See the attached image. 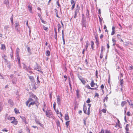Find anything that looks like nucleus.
I'll list each match as a JSON object with an SVG mask.
<instances>
[{
	"label": "nucleus",
	"mask_w": 133,
	"mask_h": 133,
	"mask_svg": "<svg viewBox=\"0 0 133 133\" xmlns=\"http://www.w3.org/2000/svg\"><path fill=\"white\" fill-rule=\"evenodd\" d=\"M127 115L128 116H129L130 115V113L129 111H128L127 112Z\"/></svg>",
	"instance_id": "58"
},
{
	"label": "nucleus",
	"mask_w": 133,
	"mask_h": 133,
	"mask_svg": "<svg viewBox=\"0 0 133 133\" xmlns=\"http://www.w3.org/2000/svg\"><path fill=\"white\" fill-rule=\"evenodd\" d=\"M104 88V86L103 84H102L101 85V89H103Z\"/></svg>",
	"instance_id": "61"
},
{
	"label": "nucleus",
	"mask_w": 133,
	"mask_h": 133,
	"mask_svg": "<svg viewBox=\"0 0 133 133\" xmlns=\"http://www.w3.org/2000/svg\"><path fill=\"white\" fill-rule=\"evenodd\" d=\"M75 3H74V4H72V8H71L72 10L74 9V8H75Z\"/></svg>",
	"instance_id": "57"
},
{
	"label": "nucleus",
	"mask_w": 133,
	"mask_h": 133,
	"mask_svg": "<svg viewBox=\"0 0 133 133\" xmlns=\"http://www.w3.org/2000/svg\"><path fill=\"white\" fill-rule=\"evenodd\" d=\"M32 96L33 97V98H34L35 99H36V100L37 101H38V98H37V97L36 96H35V95H34L33 94H32Z\"/></svg>",
	"instance_id": "31"
},
{
	"label": "nucleus",
	"mask_w": 133,
	"mask_h": 133,
	"mask_svg": "<svg viewBox=\"0 0 133 133\" xmlns=\"http://www.w3.org/2000/svg\"><path fill=\"white\" fill-rule=\"evenodd\" d=\"M120 85L121 86V87H122V86H123V84L124 82L123 79H120Z\"/></svg>",
	"instance_id": "24"
},
{
	"label": "nucleus",
	"mask_w": 133,
	"mask_h": 133,
	"mask_svg": "<svg viewBox=\"0 0 133 133\" xmlns=\"http://www.w3.org/2000/svg\"><path fill=\"white\" fill-rule=\"evenodd\" d=\"M16 25H15V29L17 31H18L19 30H18V28H19V23L18 22L16 23H15Z\"/></svg>",
	"instance_id": "7"
},
{
	"label": "nucleus",
	"mask_w": 133,
	"mask_h": 133,
	"mask_svg": "<svg viewBox=\"0 0 133 133\" xmlns=\"http://www.w3.org/2000/svg\"><path fill=\"white\" fill-rule=\"evenodd\" d=\"M83 110L84 113L86 114H87V108L85 104H84L83 106Z\"/></svg>",
	"instance_id": "9"
},
{
	"label": "nucleus",
	"mask_w": 133,
	"mask_h": 133,
	"mask_svg": "<svg viewBox=\"0 0 133 133\" xmlns=\"http://www.w3.org/2000/svg\"><path fill=\"white\" fill-rule=\"evenodd\" d=\"M11 123L14 124L15 125H16L18 123L15 120H14L11 122Z\"/></svg>",
	"instance_id": "25"
},
{
	"label": "nucleus",
	"mask_w": 133,
	"mask_h": 133,
	"mask_svg": "<svg viewBox=\"0 0 133 133\" xmlns=\"http://www.w3.org/2000/svg\"><path fill=\"white\" fill-rule=\"evenodd\" d=\"M57 32H55V38L56 40H57Z\"/></svg>",
	"instance_id": "40"
},
{
	"label": "nucleus",
	"mask_w": 133,
	"mask_h": 133,
	"mask_svg": "<svg viewBox=\"0 0 133 133\" xmlns=\"http://www.w3.org/2000/svg\"><path fill=\"white\" fill-rule=\"evenodd\" d=\"M115 27L114 26H113L112 27V31L111 34V35H113L115 33Z\"/></svg>",
	"instance_id": "8"
},
{
	"label": "nucleus",
	"mask_w": 133,
	"mask_h": 133,
	"mask_svg": "<svg viewBox=\"0 0 133 133\" xmlns=\"http://www.w3.org/2000/svg\"><path fill=\"white\" fill-rule=\"evenodd\" d=\"M20 117L22 119L23 121L25 123H27L26 118L24 117L21 116Z\"/></svg>",
	"instance_id": "14"
},
{
	"label": "nucleus",
	"mask_w": 133,
	"mask_h": 133,
	"mask_svg": "<svg viewBox=\"0 0 133 133\" xmlns=\"http://www.w3.org/2000/svg\"><path fill=\"white\" fill-rule=\"evenodd\" d=\"M108 95H106V96L105 97L104 99L106 100V102H107V101H108V97H107V96Z\"/></svg>",
	"instance_id": "51"
},
{
	"label": "nucleus",
	"mask_w": 133,
	"mask_h": 133,
	"mask_svg": "<svg viewBox=\"0 0 133 133\" xmlns=\"http://www.w3.org/2000/svg\"><path fill=\"white\" fill-rule=\"evenodd\" d=\"M11 22L12 23V25L14 24V22L13 21V15H12L11 18H10Z\"/></svg>",
	"instance_id": "28"
},
{
	"label": "nucleus",
	"mask_w": 133,
	"mask_h": 133,
	"mask_svg": "<svg viewBox=\"0 0 133 133\" xmlns=\"http://www.w3.org/2000/svg\"><path fill=\"white\" fill-rule=\"evenodd\" d=\"M85 87L87 88L88 89H89V88H90V87L89 84H87L86 85Z\"/></svg>",
	"instance_id": "62"
},
{
	"label": "nucleus",
	"mask_w": 133,
	"mask_h": 133,
	"mask_svg": "<svg viewBox=\"0 0 133 133\" xmlns=\"http://www.w3.org/2000/svg\"><path fill=\"white\" fill-rule=\"evenodd\" d=\"M5 119L6 120L8 119L10 121L14 120L15 119V118L14 117H10L8 116V114H6L5 117Z\"/></svg>",
	"instance_id": "1"
},
{
	"label": "nucleus",
	"mask_w": 133,
	"mask_h": 133,
	"mask_svg": "<svg viewBox=\"0 0 133 133\" xmlns=\"http://www.w3.org/2000/svg\"><path fill=\"white\" fill-rule=\"evenodd\" d=\"M94 42L92 41H91V47L92 48V50H94Z\"/></svg>",
	"instance_id": "29"
},
{
	"label": "nucleus",
	"mask_w": 133,
	"mask_h": 133,
	"mask_svg": "<svg viewBox=\"0 0 133 133\" xmlns=\"http://www.w3.org/2000/svg\"><path fill=\"white\" fill-rule=\"evenodd\" d=\"M113 44V46H115V43L116 42V41L114 40V39H112V40Z\"/></svg>",
	"instance_id": "41"
},
{
	"label": "nucleus",
	"mask_w": 133,
	"mask_h": 133,
	"mask_svg": "<svg viewBox=\"0 0 133 133\" xmlns=\"http://www.w3.org/2000/svg\"><path fill=\"white\" fill-rule=\"evenodd\" d=\"M56 103L55 102H54V104H53V108L54 110L55 111H56Z\"/></svg>",
	"instance_id": "45"
},
{
	"label": "nucleus",
	"mask_w": 133,
	"mask_h": 133,
	"mask_svg": "<svg viewBox=\"0 0 133 133\" xmlns=\"http://www.w3.org/2000/svg\"><path fill=\"white\" fill-rule=\"evenodd\" d=\"M128 103L129 105L131 106L132 107H133V104L131 100H130V101Z\"/></svg>",
	"instance_id": "32"
},
{
	"label": "nucleus",
	"mask_w": 133,
	"mask_h": 133,
	"mask_svg": "<svg viewBox=\"0 0 133 133\" xmlns=\"http://www.w3.org/2000/svg\"><path fill=\"white\" fill-rule=\"evenodd\" d=\"M65 119L66 120H68L69 119V117L68 113H66L65 114Z\"/></svg>",
	"instance_id": "12"
},
{
	"label": "nucleus",
	"mask_w": 133,
	"mask_h": 133,
	"mask_svg": "<svg viewBox=\"0 0 133 133\" xmlns=\"http://www.w3.org/2000/svg\"><path fill=\"white\" fill-rule=\"evenodd\" d=\"M31 69L30 66H29L26 69V70L28 72H29L30 74H32V72L31 70Z\"/></svg>",
	"instance_id": "13"
},
{
	"label": "nucleus",
	"mask_w": 133,
	"mask_h": 133,
	"mask_svg": "<svg viewBox=\"0 0 133 133\" xmlns=\"http://www.w3.org/2000/svg\"><path fill=\"white\" fill-rule=\"evenodd\" d=\"M28 9L29 11L31 13H32V7L30 5H29L28 6Z\"/></svg>",
	"instance_id": "18"
},
{
	"label": "nucleus",
	"mask_w": 133,
	"mask_h": 133,
	"mask_svg": "<svg viewBox=\"0 0 133 133\" xmlns=\"http://www.w3.org/2000/svg\"><path fill=\"white\" fill-rule=\"evenodd\" d=\"M27 48L28 52L30 54V55H31L32 53L31 51L30 48V47H28Z\"/></svg>",
	"instance_id": "23"
},
{
	"label": "nucleus",
	"mask_w": 133,
	"mask_h": 133,
	"mask_svg": "<svg viewBox=\"0 0 133 133\" xmlns=\"http://www.w3.org/2000/svg\"><path fill=\"white\" fill-rule=\"evenodd\" d=\"M78 77L80 81L83 79V78L81 76H78Z\"/></svg>",
	"instance_id": "55"
},
{
	"label": "nucleus",
	"mask_w": 133,
	"mask_h": 133,
	"mask_svg": "<svg viewBox=\"0 0 133 133\" xmlns=\"http://www.w3.org/2000/svg\"><path fill=\"white\" fill-rule=\"evenodd\" d=\"M32 96L33 97V98H34L35 99H36V100L37 101H38V98H37V97L36 96H35V95H34L33 94H32Z\"/></svg>",
	"instance_id": "30"
},
{
	"label": "nucleus",
	"mask_w": 133,
	"mask_h": 133,
	"mask_svg": "<svg viewBox=\"0 0 133 133\" xmlns=\"http://www.w3.org/2000/svg\"><path fill=\"white\" fill-rule=\"evenodd\" d=\"M86 15L87 18H89V11L88 10V9H87V11L86 12Z\"/></svg>",
	"instance_id": "20"
},
{
	"label": "nucleus",
	"mask_w": 133,
	"mask_h": 133,
	"mask_svg": "<svg viewBox=\"0 0 133 133\" xmlns=\"http://www.w3.org/2000/svg\"><path fill=\"white\" fill-rule=\"evenodd\" d=\"M46 56H50V53L49 50H47L45 53Z\"/></svg>",
	"instance_id": "21"
},
{
	"label": "nucleus",
	"mask_w": 133,
	"mask_h": 133,
	"mask_svg": "<svg viewBox=\"0 0 133 133\" xmlns=\"http://www.w3.org/2000/svg\"><path fill=\"white\" fill-rule=\"evenodd\" d=\"M78 11V10L76 9L75 12V16H74V18H75L76 17L77 15V11Z\"/></svg>",
	"instance_id": "34"
},
{
	"label": "nucleus",
	"mask_w": 133,
	"mask_h": 133,
	"mask_svg": "<svg viewBox=\"0 0 133 133\" xmlns=\"http://www.w3.org/2000/svg\"><path fill=\"white\" fill-rule=\"evenodd\" d=\"M40 19L42 22L43 23H44V24H46L47 22L45 21H43V19L41 18H40Z\"/></svg>",
	"instance_id": "46"
},
{
	"label": "nucleus",
	"mask_w": 133,
	"mask_h": 133,
	"mask_svg": "<svg viewBox=\"0 0 133 133\" xmlns=\"http://www.w3.org/2000/svg\"><path fill=\"white\" fill-rule=\"evenodd\" d=\"M129 124H127L126 126L125 129L126 131H128L129 130Z\"/></svg>",
	"instance_id": "17"
},
{
	"label": "nucleus",
	"mask_w": 133,
	"mask_h": 133,
	"mask_svg": "<svg viewBox=\"0 0 133 133\" xmlns=\"http://www.w3.org/2000/svg\"><path fill=\"white\" fill-rule=\"evenodd\" d=\"M43 29L44 30H48V28L47 27L45 26L44 25H43Z\"/></svg>",
	"instance_id": "47"
},
{
	"label": "nucleus",
	"mask_w": 133,
	"mask_h": 133,
	"mask_svg": "<svg viewBox=\"0 0 133 133\" xmlns=\"http://www.w3.org/2000/svg\"><path fill=\"white\" fill-rule=\"evenodd\" d=\"M57 26H58V32H59L60 31V30H61V25L59 24H58L57 25Z\"/></svg>",
	"instance_id": "27"
},
{
	"label": "nucleus",
	"mask_w": 133,
	"mask_h": 133,
	"mask_svg": "<svg viewBox=\"0 0 133 133\" xmlns=\"http://www.w3.org/2000/svg\"><path fill=\"white\" fill-rule=\"evenodd\" d=\"M70 122V121H67L65 123V124L67 126V128H68V126L69 125V122Z\"/></svg>",
	"instance_id": "44"
},
{
	"label": "nucleus",
	"mask_w": 133,
	"mask_h": 133,
	"mask_svg": "<svg viewBox=\"0 0 133 133\" xmlns=\"http://www.w3.org/2000/svg\"><path fill=\"white\" fill-rule=\"evenodd\" d=\"M95 84L96 83H94V80H92L90 84L91 87H94V85H95Z\"/></svg>",
	"instance_id": "15"
},
{
	"label": "nucleus",
	"mask_w": 133,
	"mask_h": 133,
	"mask_svg": "<svg viewBox=\"0 0 133 133\" xmlns=\"http://www.w3.org/2000/svg\"><path fill=\"white\" fill-rule=\"evenodd\" d=\"M56 123L57 126H60V123L58 120H57L56 122Z\"/></svg>",
	"instance_id": "36"
},
{
	"label": "nucleus",
	"mask_w": 133,
	"mask_h": 133,
	"mask_svg": "<svg viewBox=\"0 0 133 133\" xmlns=\"http://www.w3.org/2000/svg\"><path fill=\"white\" fill-rule=\"evenodd\" d=\"M81 81L82 82L83 84L84 85H85L86 83L85 81L83 79L81 80Z\"/></svg>",
	"instance_id": "37"
},
{
	"label": "nucleus",
	"mask_w": 133,
	"mask_h": 133,
	"mask_svg": "<svg viewBox=\"0 0 133 133\" xmlns=\"http://www.w3.org/2000/svg\"><path fill=\"white\" fill-rule=\"evenodd\" d=\"M75 2L74 0H71V4H73L75 3Z\"/></svg>",
	"instance_id": "50"
},
{
	"label": "nucleus",
	"mask_w": 133,
	"mask_h": 133,
	"mask_svg": "<svg viewBox=\"0 0 133 133\" xmlns=\"http://www.w3.org/2000/svg\"><path fill=\"white\" fill-rule=\"evenodd\" d=\"M117 37L119 39L121 38V36L119 34H117Z\"/></svg>",
	"instance_id": "64"
},
{
	"label": "nucleus",
	"mask_w": 133,
	"mask_h": 133,
	"mask_svg": "<svg viewBox=\"0 0 133 133\" xmlns=\"http://www.w3.org/2000/svg\"><path fill=\"white\" fill-rule=\"evenodd\" d=\"M81 25L83 27H84L86 28V24L87 23L86 20V19L85 18H82L81 21Z\"/></svg>",
	"instance_id": "2"
},
{
	"label": "nucleus",
	"mask_w": 133,
	"mask_h": 133,
	"mask_svg": "<svg viewBox=\"0 0 133 133\" xmlns=\"http://www.w3.org/2000/svg\"><path fill=\"white\" fill-rule=\"evenodd\" d=\"M46 104L44 102V105L43 108H44L46 109Z\"/></svg>",
	"instance_id": "52"
},
{
	"label": "nucleus",
	"mask_w": 133,
	"mask_h": 133,
	"mask_svg": "<svg viewBox=\"0 0 133 133\" xmlns=\"http://www.w3.org/2000/svg\"><path fill=\"white\" fill-rule=\"evenodd\" d=\"M57 103L58 105H61V99L60 98V97L59 96H58L57 97Z\"/></svg>",
	"instance_id": "4"
},
{
	"label": "nucleus",
	"mask_w": 133,
	"mask_h": 133,
	"mask_svg": "<svg viewBox=\"0 0 133 133\" xmlns=\"http://www.w3.org/2000/svg\"><path fill=\"white\" fill-rule=\"evenodd\" d=\"M8 103L9 105L11 107H12L13 105V102L11 99H9L8 101Z\"/></svg>",
	"instance_id": "6"
},
{
	"label": "nucleus",
	"mask_w": 133,
	"mask_h": 133,
	"mask_svg": "<svg viewBox=\"0 0 133 133\" xmlns=\"http://www.w3.org/2000/svg\"><path fill=\"white\" fill-rule=\"evenodd\" d=\"M50 110H46L45 111V114L47 117L49 118L50 116V113L49 111Z\"/></svg>",
	"instance_id": "5"
},
{
	"label": "nucleus",
	"mask_w": 133,
	"mask_h": 133,
	"mask_svg": "<svg viewBox=\"0 0 133 133\" xmlns=\"http://www.w3.org/2000/svg\"><path fill=\"white\" fill-rule=\"evenodd\" d=\"M89 44V43H88V41H87L86 42V45L85 46V48H86L85 50L86 51L87 50V49L88 48V46Z\"/></svg>",
	"instance_id": "26"
},
{
	"label": "nucleus",
	"mask_w": 133,
	"mask_h": 133,
	"mask_svg": "<svg viewBox=\"0 0 133 133\" xmlns=\"http://www.w3.org/2000/svg\"><path fill=\"white\" fill-rule=\"evenodd\" d=\"M56 4H57V5L59 6V7H60L61 6L59 4V1L58 0L57 1L56 3Z\"/></svg>",
	"instance_id": "48"
},
{
	"label": "nucleus",
	"mask_w": 133,
	"mask_h": 133,
	"mask_svg": "<svg viewBox=\"0 0 133 133\" xmlns=\"http://www.w3.org/2000/svg\"><path fill=\"white\" fill-rule=\"evenodd\" d=\"M76 93L77 96V97H78L79 91L78 90H77L76 91Z\"/></svg>",
	"instance_id": "35"
},
{
	"label": "nucleus",
	"mask_w": 133,
	"mask_h": 133,
	"mask_svg": "<svg viewBox=\"0 0 133 133\" xmlns=\"http://www.w3.org/2000/svg\"><path fill=\"white\" fill-rule=\"evenodd\" d=\"M95 97H99V95H98V94L97 93H95Z\"/></svg>",
	"instance_id": "63"
},
{
	"label": "nucleus",
	"mask_w": 133,
	"mask_h": 133,
	"mask_svg": "<svg viewBox=\"0 0 133 133\" xmlns=\"http://www.w3.org/2000/svg\"><path fill=\"white\" fill-rule=\"evenodd\" d=\"M19 49L18 48H17L16 49V57L19 56Z\"/></svg>",
	"instance_id": "19"
},
{
	"label": "nucleus",
	"mask_w": 133,
	"mask_h": 133,
	"mask_svg": "<svg viewBox=\"0 0 133 133\" xmlns=\"http://www.w3.org/2000/svg\"><path fill=\"white\" fill-rule=\"evenodd\" d=\"M1 49L3 50H6L4 44H2L1 45Z\"/></svg>",
	"instance_id": "16"
},
{
	"label": "nucleus",
	"mask_w": 133,
	"mask_h": 133,
	"mask_svg": "<svg viewBox=\"0 0 133 133\" xmlns=\"http://www.w3.org/2000/svg\"><path fill=\"white\" fill-rule=\"evenodd\" d=\"M102 111L104 113H106V110L105 109H103L102 110Z\"/></svg>",
	"instance_id": "56"
},
{
	"label": "nucleus",
	"mask_w": 133,
	"mask_h": 133,
	"mask_svg": "<svg viewBox=\"0 0 133 133\" xmlns=\"http://www.w3.org/2000/svg\"><path fill=\"white\" fill-rule=\"evenodd\" d=\"M14 111L16 114H17L19 112V110L16 108L14 109Z\"/></svg>",
	"instance_id": "42"
},
{
	"label": "nucleus",
	"mask_w": 133,
	"mask_h": 133,
	"mask_svg": "<svg viewBox=\"0 0 133 133\" xmlns=\"http://www.w3.org/2000/svg\"><path fill=\"white\" fill-rule=\"evenodd\" d=\"M127 103V102L126 101H122L121 103V106L123 107Z\"/></svg>",
	"instance_id": "22"
},
{
	"label": "nucleus",
	"mask_w": 133,
	"mask_h": 133,
	"mask_svg": "<svg viewBox=\"0 0 133 133\" xmlns=\"http://www.w3.org/2000/svg\"><path fill=\"white\" fill-rule=\"evenodd\" d=\"M95 75L96 78H98V71L97 70H96V71Z\"/></svg>",
	"instance_id": "53"
},
{
	"label": "nucleus",
	"mask_w": 133,
	"mask_h": 133,
	"mask_svg": "<svg viewBox=\"0 0 133 133\" xmlns=\"http://www.w3.org/2000/svg\"><path fill=\"white\" fill-rule=\"evenodd\" d=\"M16 79H13L12 80V82L13 84H15L16 83Z\"/></svg>",
	"instance_id": "39"
},
{
	"label": "nucleus",
	"mask_w": 133,
	"mask_h": 133,
	"mask_svg": "<svg viewBox=\"0 0 133 133\" xmlns=\"http://www.w3.org/2000/svg\"><path fill=\"white\" fill-rule=\"evenodd\" d=\"M90 100L89 98H88V99L87 100V101L86 102L87 103H90Z\"/></svg>",
	"instance_id": "59"
},
{
	"label": "nucleus",
	"mask_w": 133,
	"mask_h": 133,
	"mask_svg": "<svg viewBox=\"0 0 133 133\" xmlns=\"http://www.w3.org/2000/svg\"><path fill=\"white\" fill-rule=\"evenodd\" d=\"M33 100H34L32 98H29L27 101H28L29 103L30 102L31 103V102L33 101Z\"/></svg>",
	"instance_id": "33"
},
{
	"label": "nucleus",
	"mask_w": 133,
	"mask_h": 133,
	"mask_svg": "<svg viewBox=\"0 0 133 133\" xmlns=\"http://www.w3.org/2000/svg\"><path fill=\"white\" fill-rule=\"evenodd\" d=\"M30 104H31V105H34V104H35L36 106L37 107V108H38V106L39 105V103L37 101L35 102V101H33L32 102L30 103Z\"/></svg>",
	"instance_id": "3"
},
{
	"label": "nucleus",
	"mask_w": 133,
	"mask_h": 133,
	"mask_svg": "<svg viewBox=\"0 0 133 133\" xmlns=\"http://www.w3.org/2000/svg\"><path fill=\"white\" fill-rule=\"evenodd\" d=\"M23 69L26 70V69H27V68H28L27 67V66L24 63H23Z\"/></svg>",
	"instance_id": "38"
},
{
	"label": "nucleus",
	"mask_w": 133,
	"mask_h": 133,
	"mask_svg": "<svg viewBox=\"0 0 133 133\" xmlns=\"http://www.w3.org/2000/svg\"><path fill=\"white\" fill-rule=\"evenodd\" d=\"M38 77L37 76V83H40V81H39L38 79Z\"/></svg>",
	"instance_id": "54"
},
{
	"label": "nucleus",
	"mask_w": 133,
	"mask_h": 133,
	"mask_svg": "<svg viewBox=\"0 0 133 133\" xmlns=\"http://www.w3.org/2000/svg\"><path fill=\"white\" fill-rule=\"evenodd\" d=\"M62 37H64V35L63 32V30L62 31Z\"/></svg>",
	"instance_id": "60"
},
{
	"label": "nucleus",
	"mask_w": 133,
	"mask_h": 133,
	"mask_svg": "<svg viewBox=\"0 0 133 133\" xmlns=\"http://www.w3.org/2000/svg\"><path fill=\"white\" fill-rule=\"evenodd\" d=\"M105 48L103 46H101V51H103L104 50Z\"/></svg>",
	"instance_id": "49"
},
{
	"label": "nucleus",
	"mask_w": 133,
	"mask_h": 133,
	"mask_svg": "<svg viewBox=\"0 0 133 133\" xmlns=\"http://www.w3.org/2000/svg\"><path fill=\"white\" fill-rule=\"evenodd\" d=\"M29 77L31 81L34 84V82H35L34 81L33 77L32 76H29Z\"/></svg>",
	"instance_id": "10"
},
{
	"label": "nucleus",
	"mask_w": 133,
	"mask_h": 133,
	"mask_svg": "<svg viewBox=\"0 0 133 133\" xmlns=\"http://www.w3.org/2000/svg\"><path fill=\"white\" fill-rule=\"evenodd\" d=\"M34 84L33 85L32 89H33L35 90L36 89V87L35 86V85L36 84V83L35 82H34Z\"/></svg>",
	"instance_id": "43"
},
{
	"label": "nucleus",
	"mask_w": 133,
	"mask_h": 133,
	"mask_svg": "<svg viewBox=\"0 0 133 133\" xmlns=\"http://www.w3.org/2000/svg\"><path fill=\"white\" fill-rule=\"evenodd\" d=\"M17 57V59L18 60V63L19 67H21V64L20 62V58L19 56Z\"/></svg>",
	"instance_id": "11"
}]
</instances>
